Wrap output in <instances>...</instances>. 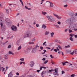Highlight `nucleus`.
Segmentation results:
<instances>
[{"instance_id": "e433bc0d", "label": "nucleus", "mask_w": 77, "mask_h": 77, "mask_svg": "<svg viewBox=\"0 0 77 77\" xmlns=\"http://www.w3.org/2000/svg\"><path fill=\"white\" fill-rule=\"evenodd\" d=\"M73 35H74V34H70V36H71V38H72Z\"/></svg>"}, {"instance_id": "7c9ffc66", "label": "nucleus", "mask_w": 77, "mask_h": 77, "mask_svg": "<svg viewBox=\"0 0 77 77\" xmlns=\"http://www.w3.org/2000/svg\"><path fill=\"white\" fill-rule=\"evenodd\" d=\"M20 2H21L22 5L23 6H24V5L23 4V1L21 0H20Z\"/></svg>"}, {"instance_id": "5701e85b", "label": "nucleus", "mask_w": 77, "mask_h": 77, "mask_svg": "<svg viewBox=\"0 0 77 77\" xmlns=\"http://www.w3.org/2000/svg\"><path fill=\"white\" fill-rule=\"evenodd\" d=\"M25 8L26 9H28V10H30L31 9V8H28L26 6H25Z\"/></svg>"}, {"instance_id": "9d476101", "label": "nucleus", "mask_w": 77, "mask_h": 77, "mask_svg": "<svg viewBox=\"0 0 77 77\" xmlns=\"http://www.w3.org/2000/svg\"><path fill=\"white\" fill-rule=\"evenodd\" d=\"M8 76L10 77H12L13 76V74H12V72H11L10 73L8 74Z\"/></svg>"}, {"instance_id": "c03bdc74", "label": "nucleus", "mask_w": 77, "mask_h": 77, "mask_svg": "<svg viewBox=\"0 0 77 77\" xmlns=\"http://www.w3.org/2000/svg\"><path fill=\"white\" fill-rule=\"evenodd\" d=\"M36 27H39V25L38 24H37L36 25Z\"/></svg>"}, {"instance_id": "c9c22d12", "label": "nucleus", "mask_w": 77, "mask_h": 77, "mask_svg": "<svg viewBox=\"0 0 77 77\" xmlns=\"http://www.w3.org/2000/svg\"><path fill=\"white\" fill-rule=\"evenodd\" d=\"M24 60V59L23 58H21L20 59V60H21V61H22V62H23Z\"/></svg>"}, {"instance_id": "13d9d810", "label": "nucleus", "mask_w": 77, "mask_h": 77, "mask_svg": "<svg viewBox=\"0 0 77 77\" xmlns=\"http://www.w3.org/2000/svg\"><path fill=\"white\" fill-rule=\"evenodd\" d=\"M42 60H43L44 61H45V58H44L42 59Z\"/></svg>"}, {"instance_id": "4468645a", "label": "nucleus", "mask_w": 77, "mask_h": 77, "mask_svg": "<svg viewBox=\"0 0 77 77\" xmlns=\"http://www.w3.org/2000/svg\"><path fill=\"white\" fill-rule=\"evenodd\" d=\"M72 21V19H70L66 20V22H69V23H71Z\"/></svg>"}, {"instance_id": "680f3d73", "label": "nucleus", "mask_w": 77, "mask_h": 77, "mask_svg": "<svg viewBox=\"0 0 77 77\" xmlns=\"http://www.w3.org/2000/svg\"><path fill=\"white\" fill-rule=\"evenodd\" d=\"M58 43H59V44H62V42H61L59 40V42Z\"/></svg>"}, {"instance_id": "7ed1b4c3", "label": "nucleus", "mask_w": 77, "mask_h": 77, "mask_svg": "<svg viewBox=\"0 0 77 77\" xmlns=\"http://www.w3.org/2000/svg\"><path fill=\"white\" fill-rule=\"evenodd\" d=\"M30 36H31V34L29 32L25 33L23 35L24 38L30 37Z\"/></svg>"}, {"instance_id": "49530a36", "label": "nucleus", "mask_w": 77, "mask_h": 77, "mask_svg": "<svg viewBox=\"0 0 77 77\" xmlns=\"http://www.w3.org/2000/svg\"><path fill=\"white\" fill-rule=\"evenodd\" d=\"M11 45H10L8 46V48H11Z\"/></svg>"}, {"instance_id": "9b49d317", "label": "nucleus", "mask_w": 77, "mask_h": 77, "mask_svg": "<svg viewBox=\"0 0 77 77\" xmlns=\"http://www.w3.org/2000/svg\"><path fill=\"white\" fill-rule=\"evenodd\" d=\"M29 52V51L28 49H26L24 51V53H25V54H27Z\"/></svg>"}, {"instance_id": "4d7b16f0", "label": "nucleus", "mask_w": 77, "mask_h": 77, "mask_svg": "<svg viewBox=\"0 0 77 77\" xmlns=\"http://www.w3.org/2000/svg\"><path fill=\"white\" fill-rule=\"evenodd\" d=\"M16 74L17 75H19V74H20L18 72H17L16 73Z\"/></svg>"}, {"instance_id": "a211bd4d", "label": "nucleus", "mask_w": 77, "mask_h": 77, "mask_svg": "<svg viewBox=\"0 0 77 77\" xmlns=\"http://www.w3.org/2000/svg\"><path fill=\"white\" fill-rule=\"evenodd\" d=\"M47 12L44 11H42V14H43V15H45L46 14H47Z\"/></svg>"}, {"instance_id": "79ce46f5", "label": "nucleus", "mask_w": 77, "mask_h": 77, "mask_svg": "<svg viewBox=\"0 0 77 77\" xmlns=\"http://www.w3.org/2000/svg\"><path fill=\"white\" fill-rule=\"evenodd\" d=\"M48 62V60L45 61L44 63L45 64H46V63H47V62Z\"/></svg>"}, {"instance_id": "6e6552de", "label": "nucleus", "mask_w": 77, "mask_h": 77, "mask_svg": "<svg viewBox=\"0 0 77 77\" xmlns=\"http://www.w3.org/2000/svg\"><path fill=\"white\" fill-rule=\"evenodd\" d=\"M70 25L69 26V27H71L73 28L75 27V24L74 23H70Z\"/></svg>"}, {"instance_id": "09e8293b", "label": "nucleus", "mask_w": 77, "mask_h": 77, "mask_svg": "<svg viewBox=\"0 0 77 77\" xmlns=\"http://www.w3.org/2000/svg\"><path fill=\"white\" fill-rule=\"evenodd\" d=\"M12 5H13V6H14V5H16L14 4H9V6H12Z\"/></svg>"}, {"instance_id": "f3484780", "label": "nucleus", "mask_w": 77, "mask_h": 77, "mask_svg": "<svg viewBox=\"0 0 77 77\" xmlns=\"http://www.w3.org/2000/svg\"><path fill=\"white\" fill-rule=\"evenodd\" d=\"M68 63V62L67 61H66V62H62V63L63 64V65H66V63Z\"/></svg>"}, {"instance_id": "8fccbe9b", "label": "nucleus", "mask_w": 77, "mask_h": 77, "mask_svg": "<svg viewBox=\"0 0 77 77\" xmlns=\"http://www.w3.org/2000/svg\"><path fill=\"white\" fill-rule=\"evenodd\" d=\"M50 56L51 58H52V59H53V58H54V57H53V56H52V55H50Z\"/></svg>"}, {"instance_id": "aec40b11", "label": "nucleus", "mask_w": 77, "mask_h": 77, "mask_svg": "<svg viewBox=\"0 0 77 77\" xmlns=\"http://www.w3.org/2000/svg\"><path fill=\"white\" fill-rule=\"evenodd\" d=\"M32 47L31 46V47H30L29 48H28V50L29 51H30V50H32Z\"/></svg>"}, {"instance_id": "864d4df0", "label": "nucleus", "mask_w": 77, "mask_h": 77, "mask_svg": "<svg viewBox=\"0 0 77 77\" xmlns=\"http://www.w3.org/2000/svg\"><path fill=\"white\" fill-rule=\"evenodd\" d=\"M47 43V42H45L43 44V45H44Z\"/></svg>"}, {"instance_id": "5fc2aeb1", "label": "nucleus", "mask_w": 77, "mask_h": 77, "mask_svg": "<svg viewBox=\"0 0 77 77\" xmlns=\"http://www.w3.org/2000/svg\"><path fill=\"white\" fill-rule=\"evenodd\" d=\"M71 53V51H68V53H70V54Z\"/></svg>"}, {"instance_id": "e2e57ef3", "label": "nucleus", "mask_w": 77, "mask_h": 77, "mask_svg": "<svg viewBox=\"0 0 77 77\" xmlns=\"http://www.w3.org/2000/svg\"><path fill=\"white\" fill-rule=\"evenodd\" d=\"M54 51H55L56 52H57V50L56 49H54Z\"/></svg>"}, {"instance_id": "0eeeda50", "label": "nucleus", "mask_w": 77, "mask_h": 77, "mask_svg": "<svg viewBox=\"0 0 77 77\" xmlns=\"http://www.w3.org/2000/svg\"><path fill=\"white\" fill-rule=\"evenodd\" d=\"M36 48H33L31 51L32 53H35L36 52Z\"/></svg>"}, {"instance_id": "b1692460", "label": "nucleus", "mask_w": 77, "mask_h": 77, "mask_svg": "<svg viewBox=\"0 0 77 77\" xmlns=\"http://www.w3.org/2000/svg\"><path fill=\"white\" fill-rule=\"evenodd\" d=\"M29 44H33V45H34L35 44V43H34V42H30L29 43Z\"/></svg>"}, {"instance_id": "cd10ccee", "label": "nucleus", "mask_w": 77, "mask_h": 77, "mask_svg": "<svg viewBox=\"0 0 77 77\" xmlns=\"http://www.w3.org/2000/svg\"><path fill=\"white\" fill-rule=\"evenodd\" d=\"M7 42H8V41H7L6 42L4 43H2V45H5V44H6V43H7Z\"/></svg>"}, {"instance_id": "39448f33", "label": "nucleus", "mask_w": 77, "mask_h": 77, "mask_svg": "<svg viewBox=\"0 0 77 77\" xmlns=\"http://www.w3.org/2000/svg\"><path fill=\"white\" fill-rule=\"evenodd\" d=\"M11 29L13 31H17V28L15 26H12L11 27Z\"/></svg>"}, {"instance_id": "1a4fd4ad", "label": "nucleus", "mask_w": 77, "mask_h": 77, "mask_svg": "<svg viewBox=\"0 0 77 77\" xmlns=\"http://www.w3.org/2000/svg\"><path fill=\"white\" fill-rule=\"evenodd\" d=\"M34 62L33 61H32L30 62V66H31V67H33L34 65Z\"/></svg>"}, {"instance_id": "58836bf2", "label": "nucleus", "mask_w": 77, "mask_h": 77, "mask_svg": "<svg viewBox=\"0 0 77 77\" xmlns=\"http://www.w3.org/2000/svg\"><path fill=\"white\" fill-rule=\"evenodd\" d=\"M57 23L58 24H59V25H60V24H61V22H60V21H58L57 22Z\"/></svg>"}, {"instance_id": "f03ea898", "label": "nucleus", "mask_w": 77, "mask_h": 77, "mask_svg": "<svg viewBox=\"0 0 77 77\" xmlns=\"http://www.w3.org/2000/svg\"><path fill=\"white\" fill-rule=\"evenodd\" d=\"M55 72L53 73V75H57V76H59V74L58 73L59 72V69L55 68L54 70Z\"/></svg>"}, {"instance_id": "4c0bfd02", "label": "nucleus", "mask_w": 77, "mask_h": 77, "mask_svg": "<svg viewBox=\"0 0 77 77\" xmlns=\"http://www.w3.org/2000/svg\"><path fill=\"white\" fill-rule=\"evenodd\" d=\"M64 2L66 3L68 2H69V0H64Z\"/></svg>"}, {"instance_id": "f8f14e48", "label": "nucleus", "mask_w": 77, "mask_h": 77, "mask_svg": "<svg viewBox=\"0 0 77 77\" xmlns=\"http://www.w3.org/2000/svg\"><path fill=\"white\" fill-rule=\"evenodd\" d=\"M47 27V26L45 25V24H43L42 26V28L44 29H45Z\"/></svg>"}, {"instance_id": "6e6d98bb", "label": "nucleus", "mask_w": 77, "mask_h": 77, "mask_svg": "<svg viewBox=\"0 0 77 77\" xmlns=\"http://www.w3.org/2000/svg\"><path fill=\"white\" fill-rule=\"evenodd\" d=\"M70 47V46L69 45H68V46H66L65 47L66 48H69V47Z\"/></svg>"}, {"instance_id": "338daca9", "label": "nucleus", "mask_w": 77, "mask_h": 77, "mask_svg": "<svg viewBox=\"0 0 77 77\" xmlns=\"http://www.w3.org/2000/svg\"><path fill=\"white\" fill-rule=\"evenodd\" d=\"M51 63H52V64H54V62H53V61H51Z\"/></svg>"}, {"instance_id": "603ef678", "label": "nucleus", "mask_w": 77, "mask_h": 77, "mask_svg": "<svg viewBox=\"0 0 77 77\" xmlns=\"http://www.w3.org/2000/svg\"><path fill=\"white\" fill-rule=\"evenodd\" d=\"M53 71H54L53 69H52L51 70H49V72H52Z\"/></svg>"}, {"instance_id": "c756f323", "label": "nucleus", "mask_w": 77, "mask_h": 77, "mask_svg": "<svg viewBox=\"0 0 77 77\" xmlns=\"http://www.w3.org/2000/svg\"><path fill=\"white\" fill-rule=\"evenodd\" d=\"M39 46H38V45H36L35 46V47H34V48H35L36 49H37V48H39Z\"/></svg>"}, {"instance_id": "69168bd1", "label": "nucleus", "mask_w": 77, "mask_h": 77, "mask_svg": "<svg viewBox=\"0 0 77 77\" xmlns=\"http://www.w3.org/2000/svg\"><path fill=\"white\" fill-rule=\"evenodd\" d=\"M43 68H42V66H41V67H40V71H41V70H42V69Z\"/></svg>"}, {"instance_id": "4be33fe9", "label": "nucleus", "mask_w": 77, "mask_h": 77, "mask_svg": "<svg viewBox=\"0 0 77 77\" xmlns=\"http://www.w3.org/2000/svg\"><path fill=\"white\" fill-rule=\"evenodd\" d=\"M9 54H12V55H14V53L13 52H12L11 51H9Z\"/></svg>"}, {"instance_id": "f257e3e1", "label": "nucleus", "mask_w": 77, "mask_h": 77, "mask_svg": "<svg viewBox=\"0 0 77 77\" xmlns=\"http://www.w3.org/2000/svg\"><path fill=\"white\" fill-rule=\"evenodd\" d=\"M47 18L48 19V21L50 22H53L55 21V20L54 17L52 16H46Z\"/></svg>"}, {"instance_id": "473e14b6", "label": "nucleus", "mask_w": 77, "mask_h": 77, "mask_svg": "<svg viewBox=\"0 0 77 77\" xmlns=\"http://www.w3.org/2000/svg\"><path fill=\"white\" fill-rule=\"evenodd\" d=\"M55 42H57V43H58V42H59V40L56 39L55 40Z\"/></svg>"}, {"instance_id": "393cba45", "label": "nucleus", "mask_w": 77, "mask_h": 77, "mask_svg": "<svg viewBox=\"0 0 77 77\" xmlns=\"http://www.w3.org/2000/svg\"><path fill=\"white\" fill-rule=\"evenodd\" d=\"M74 53H75V52L74 50L73 52H71L70 54L71 55H73Z\"/></svg>"}, {"instance_id": "6ab92c4d", "label": "nucleus", "mask_w": 77, "mask_h": 77, "mask_svg": "<svg viewBox=\"0 0 77 77\" xmlns=\"http://www.w3.org/2000/svg\"><path fill=\"white\" fill-rule=\"evenodd\" d=\"M50 34L51 36V37H53V35H54V32H52Z\"/></svg>"}, {"instance_id": "774afa93", "label": "nucleus", "mask_w": 77, "mask_h": 77, "mask_svg": "<svg viewBox=\"0 0 77 77\" xmlns=\"http://www.w3.org/2000/svg\"><path fill=\"white\" fill-rule=\"evenodd\" d=\"M20 77H25V76L24 75H22Z\"/></svg>"}, {"instance_id": "ea45409f", "label": "nucleus", "mask_w": 77, "mask_h": 77, "mask_svg": "<svg viewBox=\"0 0 77 77\" xmlns=\"http://www.w3.org/2000/svg\"><path fill=\"white\" fill-rule=\"evenodd\" d=\"M69 39L71 40V41H73V39H72V37H70Z\"/></svg>"}, {"instance_id": "bb28decb", "label": "nucleus", "mask_w": 77, "mask_h": 77, "mask_svg": "<svg viewBox=\"0 0 77 77\" xmlns=\"http://www.w3.org/2000/svg\"><path fill=\"white\" fill-rule=\"evenodd\" d=\"M21 49V46L20 45V46L18 48L17 50H20Z\"/></svg>"}, {"instance_id": "423d86ee", "label": "nucleus", "mask_w": 77, "mask_h": 77, "mask_svg": "<svg viewBox=\"0 0 77 77\" xmlns=\"http://www.w3.org/2000/svg\"><path fill=\"white\" fill-rule=\"evenodd\" d=\"M53 15L54 16V17H56L57 18H58V19H60L62 18V17L59 16H58V15L56 14L55 13H53Z\"/></svg>"}, {"instance_id": "412c9836", "label": "nucleus", "mask_w": 77, "mask_h": 77, "mask_svg": "<svg viewBox=\"0 0 77 77\" xmlns=\"http://www.w3.org/2000/svg\"><path fill=\"white\" fill-rule=\"evenodd\" d=\"M31 41H32V42H34V41H36V38H33V39H32L31 40Z\"/></svg>"}, {"instance_id": "3c124183", "label": "nucleus", "mask_w": 77, "mask_h": 77, "mask_svg": "<svg viewBox=\"0 0 77 77\" xmlns=\"http://www.w3.org/2000/svg\"><path fill=\"white\" fill-rule=\"evenodd\" d=\"M42 77H44V72H42Z\"/></svg>"}, {"instance_id": "a18cd8bd", "label": "nucleus", "mask_w": 77, "mask_h": 77, "mask_svg": "<svg viewBox=\"0 0 77 77\" xmlns=\"http://www.w3.org/2000/svg\"><path fill=\"white\" fill-rule=\"evenodd\" d=\"M69 33H71V32H72V31L71 29H69Z\"/></svg>"}, {"instance_id": "f704fd0d", "label": "nucleus", "mask_w": 77, "mask_h": 77, "mask_svg": "<svg viewBox=\"0 0 77 77\" xmlns=\"http://www.w3.org/2000/svg\"><path fill=\"white\" fill-rule=\"evenodd\" d=\"M71 77H75V75L74 74H72L70 75Z\"/></svg>"}, {"instance_id": "de8ad7c7", "label": "nucleus", "mask_w": 77, "mask_h": 77, "mask_svg": "<svg viewBox=\"0 0 77 77\" xmlns=\"http://www.w3.org/2000/svg\"><path fill=\"white\" fill-rule=\"evenodd\" d=\"M5 59H8V56L7 55L5 56Z\"/></svg>"}, {"instance_id": "20e7f679", "label": "nucleus", "mask_w": 77, "mask_h": 77, "mask_svg": "<svg viewBox=\"0 0 77 77\" xmlns=\"http://www.w3.org/2000/svg\"><path fill=\"white\" fill-rule=\"evenodd\" d=\"M0 24L1 26L2 29H5V26L3 25V23H2V19L0 17Z\"/></svg>"}, {"instance_id": "bf43d9fd", "label": "nucleus", "mask_w": 77, "mask_h": 77, "mask_svg": "<svg viewBox=\"0 0 77 77\" xmlns=\"http://www.w3.org/2000/svg\"><path fill=\"white\" fill-rule=\"evenodd\" d=\"M64 73H65V72H64V71H62V74H64Z\"/></svg>"}, {"instance_id": "2eb2a0df", "label": "nucleus", "mask_w": 77, "mask_h": 77, "mask_svg": "<svg viewBox=\"0 0 77 77\" xmlns=\"http://www.w3.org/2000/svg\"><path fill=\"white\" fill-rule=\"evenodd\" d=\"M20 40H18L16 42V44L17 45H20Z\"/></svg>"}, {"instance_id": "2f4dec72", "label": "nucleus", "mask_w": 77, "mask_h": 77, "mask_svg": "<svg viewBox=\"0 0 77 77\" xmlns=\"http://www.w3.org/2000/svg\"><path fill=\"white\" fill-rule=\"evenodd\" d=\"M9 10L8 9H6V14H9Z\"/></svg>"}, {"instance_id": "dca6fc26", "label": "nucleus", "mask_w": 77, "mask_h": 77, "mask_svg": "<svg viewBox=\"0 0 77 77\" xmlns=\"http://www.w3.org/2000/svg\"><path fill=\"white\" fill-rule=\"evenodd\" d=\"M6 21L7 24H9L10 23V21H9V19H6Z\"/></svg>"}, {"instance_id": "ddd939ff", "label": "nucleus", "mask_w": 77, "mask_h": 77, "mask_svg": "<svg viewBox=\"0 0 77 77\" xmlns=\"http://www.w3.org/2000/svg\"><path fill=\"white\" fill-rule=\"evenodd\" d=\"M49 3L50 4V7L51 8H53V6H54L52 2H49Z\"/></svg>"}, {"instance_id": "72a5a7b5", "label": "nucleus", "mask_w": 77, "mask_h": 77, "mask_svg": "<svg viewBox=\"0 0 77 77\" xmlns=\"http://www.w3.org/2000/svg\"><path fill=\"white\" fill-rule=\"evenodd\" d=\"M2 71L3 72V71H5V68H3V67H2Z\"/></svg>"}, {"instance_id": "c85d7f7f", "label": "nucleus", "mask_w": 77, "mask_h": 77, "mask_svg": "<svg viewBox=\"0 0 77 77\" xmlns=\"http://www.w3.org/2000/svg\"><path fill=\"white\" fill-rule=\"evenodd\" d=\"M58 48L60 49L61 50V49H62V47H61V46H60V45H58Z\"/></svg>"}, {"instance_id": "a878e982", "label": "nucleus", "mask_w": 77, "mask_h": 77, "mask_svg": "<svg viewBox=\"0 0 77 77\" xmlns=\"http://www.w3.org/2000/svg\"><path fill=\"white\" fill-rule=\"evenodd\" d=\"M49 34V32L48 31H46L45 32V35H48Z\"/></svg>"}, {"instance_id": "052dcab7", "label": "nucleus", "mask_w": 77, "mask_h": 77, "mask_svg": "<svg viewBox=\"0 0 77 77\" xmlns=\"http://www.w3.org/2000/svg\"><path fill=\"white\" fill-rule=\"evenodd\" d=\"M40 49L41 50H43V47H42V46H41Z\"/></svg>"}, {"instance_id": "37998d69", "label": "nucleus", "mask_w": 77, "mask_h": 77, "mask_svg": "<svg viewBox=\"0 0 77 77\" xmlns=\"http://www.w3.org/2000/svg\"><path fill=\"white\" fill-rule=\"evenodd\" d=\"M75 51V54H77V50H74Z\"/></svg>"}, {"instance_id": "0e129e2a", "label": "nucleus", "mask_w": 77, "mask_h": 77, "mask_svg": "<svg viewBox=\"0 0 77 77\" xmlns=\"http://www.w3.org/2000/svg\"><path fill=\"white\" fill-rule=\"evenodd\" d=\"M54 50V48H53L51 50V51H52V50Z\"/></svg>"}, {"instance_id": "a19ab883", "label": "nucleus", "mask_w": 77, "mask_h": 77, "mask_svg": "<svg viewBox=\"0 0 77 77\" xmlns=\"http://www.w3.org/2000/svg\"><path fill=\"white\" fill-rule=\"evenodd\" d=\"M55 26L57 28H59V26L58 25H57Z\"/></svg>"}]
</instances>
